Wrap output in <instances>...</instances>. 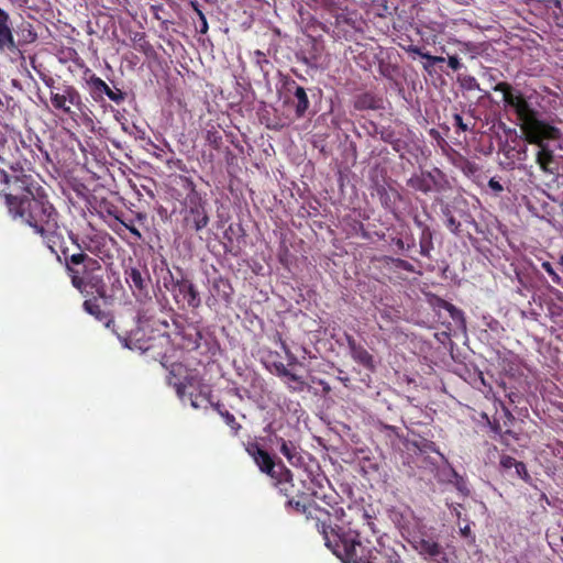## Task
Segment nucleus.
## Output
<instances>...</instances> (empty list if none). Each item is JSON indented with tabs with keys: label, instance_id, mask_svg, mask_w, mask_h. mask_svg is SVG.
Wrapping results in <instances>:
<instances>
[{
	"label": "nucleus",
	"instance_id": "obj_3",
	"mask_svg": "<svg viewBox=\"0 0 563 563\" xmlns=\"http://www.w3.org/2000/svg\"><path fill=\"white\" fill-rule=\"evenodd\" d=\"M62 262L71 286L82 296L107 297V284L100 260L84 253L68 255V247L60 246Z\"/></svg>",
	"mask_w": 563,
	"mask_h": 563
},
{
	"label": "nucleus",
	"instance_id": "obj_20",
	"mask_svg": "<svg viewBox=\"0 0 563 563\" xmlns=\"http://www.w3.org/2000/svg\"><path fill=\"white\" fill-rule=\"evenodd\" d=\"M276 442L280 446L282 454L291 465H298L301 463L302 457L298 452V448L291 441H286L283 438H276Z\"/></svg>",
	"mask_w": 563,
	"mask_h": 563
},
{
	"label": "nucleus",
	"instance_id": "obj_60",
	"mask_svg": "<svg viewBox=\"0 0 563 563\" xmlns=\"http://www.w3.org/2000/svg\"><path fill=\"white\" fill-rule=\"evenodd\" d=\"M421 253L423 255H428V247L423 245V243H421Z\"/></svg>",
	"mask_w": 563,
	"mask_h": 563
},
{
	"label": "nucleus",
	"instance_id": "obj_53",
	"mask_svg": "<svg viewBox=\"0 0 563 563\" xmlns=\"http://www.w3.org/2000/svg\"><path fill=\"white\" fill-rule=\"evenodd\" d=\"M456 487H457V489H459L460 492H462V493H466L465 485H464V483H463V481H462V479H461V481H457V483H456Z\"/></svg>",
	"mask_w": 563,
	"mask_h": 563
},
{
	"label": "nucleus",
	"instance_id": "obj_21",
	"mask_svg": "<svg viewBox=\"0 0 563 563\" xmlns=\"http://www.w3.org/2000/svg\"><path fill=\"white\" fill-rule=\"evenodd\" d=\"M87 87L91 98L97 102L103 100V96L108 92L109 88L108 84L98 76L96 78L91 77L90 84Z\"/></svg>",
	"mask_w": 563,
	"mask_h": 563
},
{
	"label": "nucleus",
	"instance_id": "obj_59",
	"mask_svg": "<svg viewBox=\"0 0 563 563\" xmlns=\"http://www.w3.org/2000/svg\"><path fill=\"white\" fill-rule=\"evenodd\" d=\"M190 401H191V406H192L194 408H196V409H197V408H199V405H198V402H197V400H196V399H194V398L191 397V398H190Z\"/></svg>",
	"mask_w": 563,
	"mask_h": 563
},
{
	"label": "nucleus",
	"instance_id": "obj_43",
	"mask_svg": "<svg viewBox=\"0 0 563 563\" xmlns=\"http://www.w3.org/2000/svg\"><path fill=\"white\" fill-rule=\"evenodd\" d=\"M163 280H164V287L170 291L172 294H174L177 289V287H174L173 284L170 283V279H169V276L168 274L166 273V275L163 277Z\"/></svg>",
	"mask_w": 563,
	"mask_h": 563
},
{
	"label": "nucleus",
	"instance_id": "obj_29",
	"mask_svg": "<svg viewBox=\"0 0 563 563\" xmlns=\"http://www.w3.org/2000/svg\"><path fill=\"white\" fill-rule=\"evenodd\" d=\"M254 63L266 78L268 76L267 66L271 65V62L266 58V55L262 51L256 49L254 52Z\"/></svg>",
	"mask_w": 563,
	"mask_h": 563
},
{
	"label": "nucleus",
	"instance_id": "obj_46",
	"mask_svg": "<svg viewBox=\"0 0 563 563\" xmlns=\"http://www.w3.org/2000/svg\"><path fill=\"white\" fill-rule=\"evenodd\" d=\"M488 186H489L494 191H497V192L503 191V186L499 184V181L495 180L494 178H492V179L489 180Z\"/></svg>",
	"mask_w": 563,
	"mask_h": 563
},
{
	"label": "nucleus",
	"instance_id": "obj_44",
	"mask_svg": "<svg viewBox=\"0 0 563 563\" xmlns=\"http://www.w3.org/2000/svg\"><path fill=\"white\" fill-rule=\"evenodd\" d=\"M448 63L449 66L454 70H457L461 67V63L456 56H450Z\"/></svg>",
	"mask_w": 563,
	"mask_h": 563
},
{
	"label": "nucleus",
	"instance_id": "obj_24",
	"mask_svg": "<svg viewBox=\"0 0 563 563\" xmlns=\"http://www.w3.org/2000/svg\"><path fill=\"white\" fill-rule=\"evenodd\" d=\"M212 288L217 291V295L223 300L229 301L231 298L232 287L228 279L218 277L212 282Z\"/></svg>",
	"mask_w": 563,
	"mask_h": 563
},
{
	"label": "nucleus",
	"instance_id": "obj_17",
	"mask_svg": "<svg viewBox=\"0 0 563 563\" xmlns=\"http://www.w3.org/2000/svg\"><path fill=\"white\" fill-rule=\"evenodd\" d=\"M0 49L14 51L16 44L14 41L13 31L10 23V15L7 11L0 8Z\"/></svg>",
	"mask_w": 563,
	"mask_h": 563
},
{
	"label": "nucleus",
	"instance_id": "obj_35",
	"mask_svg": "<svg viewBox=\"0 0 563 563\" xmlns=\"http://www.w3.org/2000/svg\"><path fill=\"white\" fill-rule=\"evenodd\" d=\"M542 267L544 268V271L550 275L552 276V280L555 283V284H560V277L559 275L554 272L552 265L549 263V262H543L542 263Z\"/></svg>",
	"mask_w": 563,
	"mask_h": 563
},
{
	"label": "nucleus",
	"instance_id": "obj_58",
	"mask_svg": "<svg viewBox=\"0 0 563 563\" xmlns=\"http://www.w3.org/2000/svg\"><path fill=\"white\" fill-rule=\"evenodd\" d=\"M417 52L420 54V56H421V57L427 58V59H429V60H431V62H432V57H433V56H431V55H429V54H427V53H420L419 51H417Z\"/></svg>",
	"mask_w": 563,
	"mask_h": 563
},
{
	"label": "nucleus",
	"instance_id": "obj_12",
	"mask_svg": "<svg viewBox=\"0 0 563 563\" xmlns=\"http://www.w3.org/2000/svg\"><path fill=\"white\" fill-rule=\"evenodd\" d=\"M113 239L106 232H92L82 235L81 252L84 254L93 255L101 260L107 255L108 241Z\"/></svg>",
	"mask_w": 563,
	"mask_h": 563
},
{
	"label": "nucleus",
	"instance_id": "obj_41",
	"mask_svg": "<svg viewBox=\"0 0 563 563\" xmlns=\"http://www.w3.org/2000/svg\"><path fill=\"white\" fill-rule=\"evenodd\" d=\"M411 183H412L413 187L421 189L423 191H428L430 189V187L424 185L423 180L420 178L411 179Z\"/></svg>",
	"mask_w": 563,
	"mask_h": 563
},
{
	"label": "nucleus",
	"instance_id": "obj_31",
	"mask_svg": "<svg viewBox=\"0 0 563 563\" xmlns=\"http://www.w3.org/2000/svg\"><path fill=\"white\" fill-rule=\"evenodd\" d=\"M104 96H107L111 101H113L117 104L122 103L126 98V93L117 87H114V89H111L109 87L108 92H106Z\"/></svg>",
	"mask_w": 563,
	"mask_h": 563
},
{
	"label": "nucleus",
	"instance_id": "obj_48",
	"mask_svg": "<svg viewBox=\"0 0 563 563\" xmlns=\"http://www.w3.org/2000/svg\"><path fill=\"white\" fill-rule=\"evenodd\" d=\"M448 227L453 231V232H456L459 227H460V222H457L453 217H450L448 219Z\"/></svg>",
	"mask_w": 563,
	"mask_h": 563
},
{
	"label": "nucleus",
	"instance_id": "obj_28",
	"mask_svg": "<svg viewBox=\"0 0 563 563\" xmlns=\"http://www.w3.org/2000/svg\"><path fill=\"white\" fill-rule=\"evenodd\" d=\"M205 139L206 142L214 150H220L222 144V135L214 126L206 131Z\"/></svg>",
	"mask_w": 563,
	"mask_h": 563
},
{
	"label": "nucleus",
	"instance_id": "obj_42",
	"mask_svg": "<svg viewBox=\"0 0 563 563\" xmlns=\"http://www.w3.org/2000/svg\"><path fill=\"white\" fill-rule=\"evenodd\" d=\"M396 266L399 267V268L406 269L408 272H412L413 271L412 265L410 263L404 261V260H397L396 261Z\"/></svg>",
	"mask_w": 563,
	"mask_h": 563
},
{
	"label": "nucleus",
	"instance_id": "obj_11",
	"mask_svg": "<svg viewBox=\"0 0 563 563\" xmlns=\"http://www.w3.org/2000/svg\"><path fill=\"white\" fill-rule=\"evenodd\" d=\"M413 549L426 559H433L437 563H450L444 548L431 538L420 537L411 541Z\"/></svg>",
	"mask_w": 563,
	"mask_h": 563
},
{
	"label": "nucleus",
	"instance_id": "obj_47",
	"mask_svg": "<svg viewBox=\"0 0 563 563\" xmlns=\"http://www.w3.org/2000/svg\"><path fill=\"white\" fill-rule=\"evenodd\" d=\"M209 25L207 19L199 21L198 32L201 34H206L208 32Z\"/></svg>",
	"mask_w": 563,
	"mask_h": 563
},
{
	"label": "nucleus",
	"instance_id": "obj_54",
	"mask_svg": "<svg viewBox=\"0 0 563 563\" xmlns=\"http://www.w3.org/2000/svg\"><path fill=\"white\" fill-rule=\"evenodd\" d=\"M320 384L322 385V389H323L324 394H328L331 390V388H330L328 383H324V382L320 380Z\"/></svg>",
	"mask_w": 563,
	"mask_h": 563
},
{
	"label": "nucleus",
	"instance_id": "obj_45",
	"mask_svg": "<svg viewBox=\"0 0 563 563\" xmlns=\"http://www.w3.org/2000/svg\"><path fill=\"white\" fill-rule=\"evenodd\" d=\"M454 119V122L455 124L462 130V131H466L468 128L467 125L463 122V119L460 114H454L453 117Z\"/></svg>",
	"mask_w": 563,
	"mask_h": 563
},
{
	"label": "nucleus",
	"instance_id": "obj_18",
	"mask_svg": "<svg viewBox=\"0 0 563 563\" xmlns=\"http://www.w3.org/2000/svg\"><path fill=\"white\" fill-rule=\"evenodd\" d=\"M275 486L279 493L286 496L288 499L295 495V484L292 483V473L282 462L278 465V472L275 477Z\"/></svg>",
	"mask_w": 563,
	"mask_h": 563
},
{
	"label": "nucleus",
	"instance_id": "obj_33",
	"mask_svg": "<svg viewBox=\"0 0 563 563\" xmlns=\"http://www.w3.org/2000/svg\"><path fill=\"white\" fill-rule=\"evenodd\" d=\"M517 463H518V461H516L514 457H511L509 455H503L500 457V465H501V467H504L506 470L515 467Z\"/></svg>",
	"mask_w": 563,
	"mask_h": 563
},
{
	"label": "nucleus",
	"instance_id": "obj_4",
	"mask_svg": "<svg viewBox=\"0 0 563 563\" xmlns=\"http://www.w3.org/2000/svg\"><path fill=\"white\" fill-rule=\"evenodd\" d=\"M113 332L123 346L148 354L153 360L163 358L166 355V346L169 336L145 324L140 317H120Z\"/></svg>",
	"mask_w": 563,
	"mask_h": 563
},
{
	"label": "nucleus",
	"instance_id": "obj_62",
	"mask_svg": "<svg viewBox=\"0 0 563 563\" xmlns=\"http://www.w3.org/2000/svg\"><path fill=\"white\" fill-rule=\"evenodd\" d=\"M397 244L399 245V247L404 246V242L401 240H398Z\"/></svg>",
	"mask_w": 563,
	"mask_h": 563
},
{
	"label": "nucleus",
	"instance_id": "obj_38",
	"mask_svg": "<svg viewBox=\"0 0 563 563\" xmlns=\"http://www.w3.org/2000/svg\"><path fill=\"white\" fill-rule=\"evenodd\" d=\"M73 65H70L68 67V70L70 73H76L77 70H82L85 68V66H87V64L85 63V60L79 56V60L78 62H71Z\"/></svg>",
	"mask_w": 563,
	"mask_h": 563
},
{
	"label": "nucleus",
	"instance_id": "obj_8",
	"mask_svg": "<svg viewBox=\"0 0 563 563\" xmlns=\"http://www.w3.org/2000/svg\"><path fill=\"white\" fill-rule=\"evenodd\" d=\"M124 274L135 300L144 306L152 302L151 278L148 274L144 275L137 267L126 268Z\"/></svg>",
	"mask_w": 563,
	"mask_h": 563
},
{
	"label": "nucleus",
	"instance_id": "obj_1",
	"mask_svg": "<svg viewBox=\"0 0 563 563\" xmlns=\"http://www.w3.org/2000/svg\"><path fill=\"white\" fill-rule=\"evenodd\" d=\"M0 163L9 165L13 172L12 175L1 173V180L5 187L1 188L0 192L4 197L9 214L29 225L56 256L57 262H62V256L56 250L64 244L60 214L51 202L45 188L31 174L24 173L20 162L10 163L0 154Z\"/></svg>",
	"mask_w": 563,
	"mask_h": 563
},
{
	"label": "nucleus",
	"instance_id": "obj_27",
	"mask_svg": "<svg viewBox=\"0 0 563 563\" xmlns=\"http://www.w3.org/2000/svg\"><path fill=\"white\" fill-rule=\"evenodd\" d=\"M287 507L292 508L296 512L307 515L308 501L306 500L305 494H295L290 497L287 503Z\"/></svg>",
	"mask_w": 563,
	"mask_h": 563
},
{
	"label": "nucleus",
	"instance_id": "obj_61",
	"mask_svg": "<svg viewBox=\"0 0 563 563\" xmlns=\"http://www.w3.org/2000/svg\"><path fill=\"white\" fill-rule=\"evenodd\" d=\"M197 15L199 18V21L207 19L202 11H198Z\"/></svg>",
	"mask_w": 563,
	"mask_h": 563
},
{
	"label": "nucleus",
	"instance_id": "obj_32",
	"mask_svg": "<svg viewBox=\"0 0 563 563\" xmlns=\"http://www.w3.org/2000/svg\"><path fill=\"white\" fill-rule=\"evenodd\" d=\"M461 85L462 87H464L465 89H468V90H479V85L477 82V80L472 77V76H464L462 79H461Z\"/></svg>",
	"mask_w": 563,
	"mask_h": 563
},
{
	"label": "nucleus",
	"instance_id": "obj_5",
	"mask_svg": "<svg viewBox=\"0 0 563 563\" xmlns=\"http://www.w3.org/2000/svg\"><path fill=\"white\" fill-rule=\"evenodd\" d=\"M32 64H34L33 60ZM33 68L45 86L49 88V100L53 109L78 124L79 118L86 114L88 110L79 90L67 82L56 86L52 76L40 70L35 65H33Z\"/></svg>",
	"mask_w": 563,
	"mask_h": 563
},
{
	"label": "nucleus",
	"instance_id": "obj_16",
	"mask_svg": "<svg viewBox=\"0 0 563 563\" xmlns=\"http://www.w3.org/2000/svg\"><path fill=\"white\" fill-rule=\"evenodd\" d=\"M183 373H187V369L181 364H173L167 376L168 385L173 386L179 398H183L186 394L188 385L192 384V377L186 375L184 379H180Z\"/></svg>",
	"mask_w": 563,
	"mask_h": 563
},
{
	"label": "nucleus",
	"instance_id": "obj_23",
	"mask_svg": "<svg viewBox=\"0 0 563 563\" xmlns=\"http://www.w3.org/2000/svg\"><path fill=\"white\" fill-rule=\"evenodd\" d=\"M362 47L363 45L356 44V46H354V53H357V64L364 69H366L367 67H371L373 64H375L376 54L374 52V48L360 51V48Z\"/></svg>",
	"mask_w": 563,
	"mask_h": 563
},
{
	"label": "nucleus",
	"instance_id": "obj_39",
	"mask_svg": "<svg viewBox=\"0 0 563 563\" xmlns=\"http://www.w3.org/2000/svg\"><path fill=\"white\" fill-rule=\"evenodd\" d=\"M282 347L286 354L289 365L295 364L297 362V357L290 352L285 342H282Z\"/></svg>",
	"mask_w": 563,
	"mask_h": 563
},
{
	"label": "nucleus",
	"instance_id": "obj_10",
	"mask_svg": "<svg viewBox=\"0 0 563 563\" xmlns=\"http://www.w3.org/2000/svg\"><path fill=\"white\" fill-rule=\"evenodd\" d=\"M167 274L173 286L177 287L176 291L173 294L175 301L179 302V297H181L189 308H199L201 306V298L195 284L187 278L175 279L169 268H167Z\"/></svg>",
	"mask_w": 563,
	"mask_h": 563
},
{
	"label": "nucleus",
	"instance_id": "obj_57",
	"mask_svg": "<svg viewBox=\"0 0 563 563\" xmlns=\"http://www.w3.org/2000/svg\"><path fill=\"white\" fill-rule=\"evenodd\" d=\"M442 62H444L443 57H440V56L432 57V64L442 63Z\"/></svg>",
	"mask_w": 563,
	"mask_h": 563
},
{
	"label": "nucleus",
	"instance_id": "obj_9",
	"mask_svg": "<svg viewBox=\"0 0 563 563\" xmlns=\"http://www.w3.org/2000/svg\"><path fill=\"white\" fill-rule=\"evenodd\" d=\"M283 89L286 93V102L291 103L295 107L296 117H305L310 104L306 89L299 86L297 81L291 78H286L284 80Z\"/></svg>",
	"mask_w": 563,
	"mask_h": 563
},
{
	"label": "nucleus",
	"instance_id": "obj_36",
	"mask_svg": "<svg viewBox=\"0 0 563 563\" xmlns=\"http://www.w3.org/2000/svg\"><path fill=\"white\" fill-rule=\"evenodd\" d=\"M68 238H69L71 244L78 249V252H81L82 236H79L78 234L70 231L68 233Z\"/></svg>",
	"mask_w": 563,
	"mask_h": 563
},
{
	"label": "nucleus",
	"instance_id": "obj_26",
	"mask_svg": "<svg viewBox=\"0 0 563 563\" xmlns=\"http://www.w3.org/2000/svg\"><path fill=\"white\" fill-rule=\"evenodd\" d=\"M131 40H132L133 46L136 51H139L145 55H148L153 51V47L150 44V42L146 40V35L144 32H135L133 34V36L131 37Z\"/></svg>",
	"mask_w": 563,
	"mask_h": 563
},
{
	"label": "nucleus",
	"instance_id": "obj_15",
	"mask_svg": "<svg viewBox=\"0 0 563 563\" xmlns=\"http://www.w3.org/2000/svg\"><path fill=\"white\" fill-rule=\"evenodd\" d=\"M90 296V298L85 299L82 302L84 311L92 316L99 322L104 323L106 328L112 327V330L115 329L118 322H115L112 314L109 311L103 310L99 303V299L102 298L98 295Z\"/></svg>",
	"mask_w": 563,
	"mask_h": 563
},
{
	"label": "nucleus",
	"instance_id": "obj_25",
	"mask_svg": "<svg viewBox=\"0 0 563 563\" xmlns=\"http://www.w3.org/2000/svg\"><path fill=\"white\" fill-rule=\"evenodd\" d=\"M56 57L60 64H67L79 60L78 52L70 46H60L56 51Z\"/></svg>",
	"mask_w": 563,
	"mask_h": 563
},
{
	"label": "nucleus",
	"instance_id": "obj_7",
	"mask_svg": "<svg viewBox=\"0 0 563 563\" xmlns=\"http://www.w3.org/2000/svg\"><path fill=\"white\" fill-rule=\"evenodd\" d=\"M183 188L187 191L180 202L181 225L187 232L199 233L210 223L208 200L197 190V186L189 177L181 176Z\"/></svg>",
	"mask_w": 563,
	"mask_h": 563
},
{
	"label": "nucleus",
	"instance_id": "obj_52",
	"mask_svg": "<svg viewBox=\"0 0 563 563\" xmlns=\"http://www.w3.org/2000/svg\"><path fill=\"white\" fill-rule=\"evenodd\" d=\"M285 377L289 378V379H290V380H292V382H296V383H300V384H302L301 378H300L297 374L291 373L290 371H289V374H288V375H286Z\"/></svg>",
	"mask_w": 563,
	"mask_h": 563
},
{
	"label": "nucleus",
	"instance_id": "obj_56",
	"mask_svg": "<svg viewBox=\"0 0 563 563\" xmlns=\"http://www.w3.org/2000/svg\"><path fill=\"white\" fill-rule=\"evenodd\" d=\"M117 220H119V221H120V223H121L125 229H128V227L133 225V223H132V222H125L124 220L120 219L119 217H117Z\"/></svg>",
	"mask_w": 563,
	"mask_h": 563
},
{
	"label": "nucleus",
	"instance_id": "obj_64",
	"mask_svg": "<svg viewBox=\"0 0 563 563\" xmlns=\"http://www.w3.org/2000/svg\"><path fill=\"white\" fill-rule=\"evenodd\" d=\"M560 263L563 265V255L560 258Z\"/></svg>",
	"mask_w": 563,
	"mask_h": 563
},
{
	"label": "nucleus",
	"instance_id": "obj_13",
	"mask_svg": "<svg viewBox=\"0 0 563 563\" xmlns=\"http://www.w3.org/2000/svg\"><path fill=\"white\" fill-rule=\"evenodd\" d=\"M246 452L252 456L262 473H265L271 478L276 476L279 463H275L271 454L257 442L249 443L246 445Z\"/></svg>",
	"mask_w": 563,
	"mask_h": 563
},
{
	"label": "nucleus",
	"instance_id": "obj_19",
	"mask_svg": "<svg viewBox=\"0 0 563 563\" xmlns=\"http://www.w3.org/2000/svg\"><path fill=\"white\" fill-rule=\"evenodd\" d=\"M333 34L338 38H344L346 41L352 36V19L349 12H341L336 14L335 22L333 24Z\"/></svg>",
	"mask_w": 563,
	"mask_h": 563
},
{
	"label": "nucleus",
	"instance_id": "obj_51",
	"mask_svg": "<svg viewBox=\"0 0 563 563\" xmlns=\"http://www.w3.org/2000/svg\"><path fill=\"white\" fill-rule=\"evenodd\" d=\"M128 230L130 231V233L135 236L137 240L142 239V234L140 232V230L133 224L131 227H128Z\"/></svg>",
	"mask_w": 563,
	"mask_h": 563
},
{
	"label": "nucleus",
	"instance_id": "obj_50",
	"mask_svg": "<svg viewBox=\"0 0 563 563\" xmlns=\"http://www.w3.org/2000/svg\"><path fill=\"white\" fill-rule=\"evenodd\" d=\"M461 534L465 538H471L472 542H474L475 538L472 536L470 526H465L464 528H461Z\"/></svg>",
	"mask_w": 563,
	"mask_h": 563
},
{
	"label": "nucleus",
	"instance_id": "obj_37",
	"mask_svg": "<svg viewBox=\"0 0 563 563\" xmlns=\"http://www.w3.org/2000/svg\"><path fill=\"white\" fill-rule=\"evenodd\" d=\"M82 76L81 79L85 81V84L88 86L90 84V78H96L97 75L88 67L85 66V68L81 70Z\"/></svg>",
	"mask_w": 563,
	"mask_h": 563
},
{
	"label": "nucleus",
	"instance_id": "obj_14",
	"mask_svg": "<svg viewBox=\"0 0 563 563\" xmlns=\"http://www.w3.org/2000/svg\"><path fill=\"white\" fill-rule=\"evenodd\" d=\"M560 135V130L556 128L555 136H545L540 133L538 142H529L530 144H536L539 146L540 150L537 153L536 161L544 173L554 174V169L551 167V164L553 163L554 159L553 151L549 148L545 141L558 140Z\"/></svg>",
	"mask_w": 563,
	"mask_h": 563
},
{
	"label": "nucleus",
	"instance_id": "obj_2",
	"mask_svg": "<svg viewBox=\"0 0 563 563\" xmlns=\"http://www.w3.org/2000/svg\"><path fill=\"white\" fill-rule=\"evenodd\" d=\"M330 507L331 511L316 501H308L306 519L313 522L323 536L327 547L342 563H352V530L347 514L341 506Z\"/></svg>",
	"mask_w": 563,
	"mask_h": 563
},
{
	"label": "nucleus",
	"instance_id": "obj_55",
	"mask_svg": "<svg viewBox=\"0 0 563 563\" xmlns=\"http://www.w3.org/2000/svg\"><path fill=\"white\" fill-rule=\"evenodd\" d=\"M191 7H192V9H194V11H195L196 13H198V11H201V10H200V5H199V3H198L197 1H192V2H191Z\"/></svg>",
	"mask_w": 563,
	"mask_h": 563
},
{
	"label": "nucleus",
	"instance_id": "obj_6",
	"mask_svg": "<svg viewBox=\"0 0 563 563\" xmlns=\"http://www.w3.org/2000/svg\"><path fill=\"white\" fill-rule=\"evenodd\" d=\"M495 91H501L504 101L515 109L518 118L522 121L521 129L528 142H538L540 133L545 136H555L556 128L537 119L536 111L531 109L527 100L512 93V88L507 82H499L494 87Z\"/></svg>",
	"mask_w": 563,
	"mask_h": 563
},
{
	"label": "nucleus",
	"instance_id": "obj_34",
	"mask_svg": "<svg viewBox=\"0 0 563 563\" xmlns=\"http://www.w3.org/2000/svg\"><path fill=\"white\" fill-rule=\"evenodd\" d=\"M374 518V514H369L368 511L364 510L362 512V520H363V523L364 526L367 527V530H369L371 532H374V527H373V522L371 521L372 519Z\"/></svg>",
	"mask_w": 563,
	"mask_h": 563
},
{
	"label": "nucleus",
	"instance_id": "obj_22",
	"mask_svg": "<svg viewBox=\"0 0 563 563\" xmlns=\"http://www.w3.org/2000/svg\"><path fill=\"white\" fill-rule=\"evenodd\" d=\"M212 407L223 418L224 422L230 427L233 434L236 435L241 429V424L236 421L234 415L228 411L220 402L212 404Z\"/></svg>",
	"mask_w": 563,
	"mask_h": 563
},
{
	"label": "nucleus",
	"instance_id": "obj_49",
	"mask_svg": "<svg viewBox=\"0 0 563 563\" xmlns=\"http://www.w3.org/2000/svg\"><path fill=\"white\" fill-rule=\"evenodd\" d=\"M516 468V473L521 476V475H527V470H526V465L521 462H518L515 466Z\"/></svg>",
	"mask_w": 563,
	"mask_h": 563
},
{
	"label": "nucleus",
	"instance_id": "obj_40",
	"mask_svg": "<svg viewBox=\"0 0 563 563\" xmlns=\"http://www.w3.org/2000/svg\"><path fill=\"white\" fill-rule=\"evenodd\" d=\"M274 366L278 376L285 377L289 374V369L283 363H275Z\"/></svg>",
	"mask_w": 563,
	"mask_h": 563
},
{
	"label": "nucleus",
	"instance_id": "obj_30",
	"mask_svg": "<svg viewBox=\"0 0 563 563\" xmlns=\"http://www.w3.org/2000/svg\"><path fill=\"white\" fill-rule=\"evenodd\" d=\"M354 360H357L358 363H361L368 369H372L374 367L372 355H369L366 351H356L354 349Z\"/></svg>",
	"mask_w": 563,
	"mask_h": 563
},
{
	"label": "nucleus",
	"instance_id": "obj_63",
	"mask_svg": "<svg viewBox=\"0 0 563 563\" xmlns=\"http://www.w3.org/2000/svg\"><path fill=\"white\" fill-rule=\"evenodd\" d=\"M346 507H347V509H351L352 508V504L350 501H347Z\"/></svg>",
	"mask_w": 563,
	"mask_h": 563
}]
</instances>
